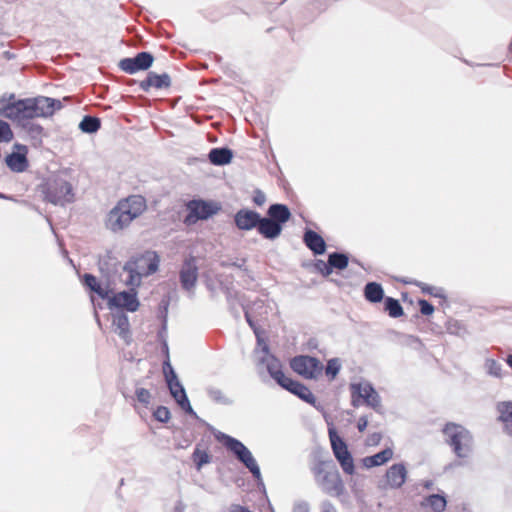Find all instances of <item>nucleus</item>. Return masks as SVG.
<instances>
[{
	"label": "nucleus",
	"mask_w": 512,
	"mask_h": 512,
	"mask_svg": "<svg viewBox=\"0 0 512 512\" xmlns=\"http://www.w3.org/2000/svg\"><path fill=\"white\" fill-rule=\"evenodd\" d=\"M207 393H208L209 397L216 403H220V404H230L231 403V401L218 388L209 387L207 389Z\"/></svg>",
	"instance_id": "obj_38"
},
{
	"label": "nucleus",
	"mask_w": 512,
	"mask_h": 512,
	"mask_svg": "<svg viewBox=\"0 0 512 512\" xmlns=\"http://www.w3.org/2000/svg\"><path fill=\"white\" fill-rule=\"evenodd\" d=\"M14 149H17V152H12L7 155L5 163L12 172L22 173L26 171L29 166L26 156L28 149L25 145L18 143L14 144Z\"/></svg>",
	"instance_id": "obj_18"
},
{
	"label": "nucleus",
	"mask_w": 512,
	"mask_h": 512,
	"mask_svg": "<svg viewBox=\"0 0 512 512\" xmlns=\"http://www.w3.org/2000/svg\"><path fill=\"white\" fill-rule=\"evenodd\" d=\"M233 153L228 148H213L208 154L210 162L214 165H226L231 162Z\"/></svg>",
	"instance_id": "obj_27"
},
{
	"label": "nucleus",
	"mask_w": 512,
	"mask_h": 512,
	"mask_svg": "<svg viewBox=\"0 0 512 512\" xmlns=\"http://www.w3.org/2000/svg\"><path fill=\"white\" fill-rule=\"evenodd\" d=\"M83 284L91 291L98 294L102 299H109V290L103 287L92 274H85L83 277Z\"/></svg>",
	"instance_id": "obj_28"
},
{
	"label": "nucleus",
	"mask_w": 512,
	"mask_h": 512,
	"mask_svg": "<svg viewBox=\"0 0 512 512\" xmlns=\"http://www.w3.org/2000/svg\"><path fill=\"white\" fill-rule=\"evenodd\" d=\"M381 440V434L380 433H373L369 439H368V442L369 444H373V445H376L380 442Z\"/></svg>",
	"instance_id": "obj_54"
},
{
	"label": "nucleus",
	"mask_w": 512,
	"mask_h": 512,
	"mask_svg": "<svg viewBox=\"0 0 512 512\" xmlns=\"http://www.w3.org/2000/svg\"><path fill=\"white\" fill-rule=\"evenodd\" d=\"M145 210L146 201L140 195H132L122 199L107 214L106 227L114 233L120 232Z\"/></svg>",
	"instance_id": "obj_2"
},
{
	"label": "nucleus",
	"mask_w": 512,
	"mask_h": 512,
	"mask_svg": "<svg viewBox=\"0 0 512 512\" xmlns=\"http://www.w3.org/2000/svg\"><path fill=\"white\" fill-rule=\"evenodd\" d=\"M263 351L265 355L261 358V363L266 365V369L270 376L276 381L279 382L285 374L282 371V365L280 361L274 357L273 355L268 353V346L264 344Z\"/></svg>",
	"instance_id": "obj_22"
},
{
	"label": "nucleus",
	"mask_w": 512,
	"mask_h": 512,
	"mask_svg": "<svg viewBox=\"0 0 512 512\" xmlns=\"http://www.w3.org/2000/svg\"><path fill=\"white\" fill-rule=\"evenodd\" d=\"M112 327L114 332L122 338L126 344L131 341L130 323L128 316L123 312H116L113 314Z\"/></svg>",
	"instance_id": "obj_21"
},
{
	"label": "nucleus",
	"mask_w": 512,
	"mask_h": 512,
	"mask_svg": "<svg viewBox=\"0 0 512 512\" xmlns=\"http://www.w3.org/2000/svg\"><path fill=\"white\" fill-rule=\"evenodd\" d=\"M154 61V57L149 52H140L135 57L123 58L119 62V68L128 73L135 74L138 71L149 69Z\"/></svg>",
	"instance_id": "obj_14"
},
{
	"label": "nucleus",
	"mask_w": 512,
	"mask_h": 512,
	"mask_svg": "<svg viewBox=\"0 0 512 512\" xmlns=\"http://www.w3.org/2000/svg\"><path fill=\"white\" fill-rule=\"evenodd\" d=\"M159 256L154 251H146L126 262L123 270L128 276L124 280L127 286L137 287L144 276L155 273L159 267Z\"/></svg>",
	"instance_id": "obj_4"
},
{
	"label": "nucleus",
	"mask_w": 512,
	"mask_h": 512,
	"mask_svg": "<svg viewBox=\"0 0 512 512\" xmlns=\"http://www.w3.org/2000/svg\"><path fill=\"white\" fill-rule=\"evenodd\" d=\"M188 215L185 218L186 224H194L198 220H206L217 214L221 206L217 202L205 201L202 199L190 200L186 204Z\"/></svg>",
	"instance_id": "obj_10"
},
{
	"label": "nucleus",
	"mask_w": 512,
	"mask_h": 512,
	"mask_svg": "<svg viewBox=\"0 0 512 512\" xmlns=\"http://www.w3.org/2000/svg\"><path fill=\"white\" fill-rule=\"evenodd\" d=\"M303 240L305 245L315 254L322 255L326 250L324 239L315 231L307 230L304 233Z\"/></svg>",
	"instance_id": "obj_24"
},
{
	"label": "nucleus",
	"mask_w": 512,
	"mask_h": 512,
	"mask_svg": "<svg viewBox=\"0 0 512 512\" xmlns=\"http://www.w3.org/2000/svg\"><path fill=\"white\" fill-rule=\"evenodd\" d=\"M135 394H136L137 400L140 403H142L144 405H148L150 403L151 393L147 389L137 388Z\"/></svg>",
	"instance_id": "obj_45"
},
{
	"label": "nucleus",
	"mask_w": 512,
	"mask_h": 512,
	"mask_svg": "<svg viewBox=\"0 0 512 512\" xmlns=\"http://www.w3.org/2000/svg\"><path fill=\"white\" fill-rule=\"evenodd\" d=\"M484 368H485L486 373L489 376H492L495 378L503 377L502 365L495 359L487 358L484 362Z\"/></svg>",
	"instance_id": "obj_33"
},
{
	"label": "nucleus",
	"mask_w": 512,
	"mask_h": 512,
	"mask_svg": "<svg viewBox=\"0 0 512 512\" xmlns=\"http://www.w3.org/2000/svg\"><path fill=\"white\" fill-rule=\"evenodd\" d=\"M392 457H393V450L390 448H386L372 456L365 457L363 459V465L366 468L380 466V465L388 462Z\"/></svg>",
	"instance_id": "obj_26"
},
{
	"label": "nucleus",
	"mask_w": 512,
	"mask_h": 512,
	"mask_svg": "<svg viewBox=\"0 0 512 512\" xmlns=\"http://www.w3.org/2000/svg\"><path fill=\"white\" fill-rule=\"evenodd\" d=\"M315 268L317 271H319L322 275L328 276L332 273L330 261L325 262L323 260H317L315 263Z\"/></svg>",
	"instance_id": "obj_46"
},
{
	"label": "nucleus",
	"mask_w": 512,
	"mask_h": 512,
	"mask_svg": "<svg viewBox=\"0 0 512 512\" xmlns=\"http://www.w3.org/2000/svg\"><path fill=\"white\" fill-rule=\"evenodd\" d=\"M171 86V78L167 73L156 74L149 72L145 80L139 83V87L143 92H148L151 88L165 89Z\"/></svg>",
	"instance_id": "obj_20"
},
{
	"label": "nucleus",
	"mask_w": 512,
	"mask_h": 512,
	"mask_svg": "<svg viewBox=\"0 0 512 512\" xmlns=\"http://www.w3.org/2000/svg\"><path fill=\"white\" fill-rule=\"evenodd\" d=\"M385 311L388 312L389 316L397 318L403 315V308L397 299L392 297H386L384 300Z\"/></svg>",
	"instance_id": "obj_32"
},
{
	"label": "nucleus",
	"mask_w": 512,
	"mask_h": 512,
	"mask_svg": "<svg viewBox=\"0 0 512 512\" xmlns=\"http://www.w3.org/2000/svg\"><path fill=\"white\" fill-rule=\"evenodd\" d=\"M421 289L423 292L428 293L430 295H433L436 297L441 296V293H439V290L433 286L425 285V286H421Z\"/></svg>",
	"instance_id": "obj_51"
},
{
	"label": "nucleus",
	"mask_w": 512,
	"mask_h": 512,
	"mask_svg": "<svg viewBox=\"0 0 512 512\" xmlns=\"http://www.w3.org/2000/svg\"><path fill=\"white\" fill-rule=\"evenodd\" d=\"M407 470L404 464H393L386 472V480L391 488H400L406 481Z\"/></svg>",
	"instance_id": "obj_23"
},
{
	"label": "nucleus",
	"mask_w": 512,
	"mask_h": 512,
	"mask_svg": "<svg viewBox=\"0 0 512 512\" xmlns=\"http://www.w3.org/2000/svg\"><path fill=\"white\" fill-rule=\"evenodd\" d=\"M293 512H309V504L305 501H299L294 504Z\"/></svg>",
	"instance_id": "obj_49"
},
{
	"label": "nucleus",
	"mask_w": 512,
	"mask_h": 512,
	"mask_svg": "<svg viewBox=\"0 0 512 512\" xmlns=\"http://www.w3.org/2000/svg\"><path fill=\"white\" fill-rule=\"evenodd\" d=\"M446 504V498L440 494H433L425 499V505L429 506L433 512H443Z\"/></svg>",
	"instance_id": "obj_31"
},
{
	"label": "nucleus",
	"mask_w": 512,
	"mask_h": 512,
	"mask_svg": "<svg viewBox=\"0 0 512 512\" xmlns=\"http://www.w3.org/2000/svg\"><path fill=\"white\" fill-rule=\"evenodd\" d=\"M403 344L416 350H419L422 347V342L420 341V339L413 335H404Z\"/></svg>",
	"instance_id": "obj_44"
},
{
	"label": "nucleus",
	"mask_w": 512,
	"mask_h": 512,
	"mask_svg": "<svg viewBox=\"0 0 512 512\" xmlns=\"http://www.w3.org/2000/svg\"><path fill=\"white\" fill-rule=\"evenodd\" d=\"M229 512H252L248 508L241 506L239 504H233L229 508Z\"/></svg>",
	"instance_id": "obj_53"
},
{
	"label": "nucleus",
	"mask_w": 512,
	"mask_h": 512,
	"mask_svg": "<svg viewBox=\"0 0 512 512\" xmlns=\"http://www.w3.org/2000/svg\"><path fill=\"white\" fill-rule=\"evenodd\" d=\"M0 198H1V199H5V198H6V196H5L4 194L0 193Z\"/></svg>",
	"instance_id": "obj_57"
},
{
	"label": "nucleus",
	"mask_w": 512,
	"mask_h": 512,
	"mask_svg": "<svg viewBox=\"0 0 512 512\" xmlns=\"http://www.w3.org/2000/svg\"><path fill=\"white\" fill-rule=\"evenodd\" d=\"M282 388L286 389L287 391L291 392L292 394H294V391L298 389V386L301 385L300 382L298 381H295L289 377H287L286 375L279 381L277 382Z\"/></svg>",
	"instance_id": "obj_40"
},
{
	"label": "nucleus",
	"mask_w": 512,
	"mask_h": 512,
	"mask_svg": "<svg viewBox=\"0 0 512 512\" xmlns=\"http://www.w3.org/2000/svg\"><path fill=\"white\" fill-rule=\"evenodd\" d=\"M47 201L64 206L74 201L72 185L61 178H57L48 184L45 192Z\"/></svg>",
	"instance_id": "obj_12"
},
{
	"label": "nucleus",
	"mask_w": 512,
	"mask_h": 512,
	"mask_svg": "<svg viewBox=\"0 0 512 512\" xmlns=\"http://www.w3.org/2000/svg\"><path fill=\"white\" fill-rule=\"evenodd\" d=\"M329 261L331 265V269L336 268L339 270H343L348 266V256L343 253L334 252L329 255Z\"/></svg>",
	"instance_id": "obj_34"
},
{
	"label": "nucleus",
	"mask_w": 512,
	"mask_h": 512,
	"mask_svg": "<svg viewBox=\"0 0 512 512\" xmlns=\"http://www.w3.org/2000/svg\"><path fill=\"white\" fill-rule=\"evenodd\" d=\"M445 442L459 459L469 458L474 450V438L471 432L460 424L447 423L443 428Z\"/></svg>",
	"instance_id": "obj_5"
},
{
	"label": "nucleus",
	"mask_w": 512,
	"mask_h": 512,
	"mask_svg": "<svg viewBox=\"0 0 512 512\" xmlns=\"http://www.w3.org/2000/svg\"><path fill=\"white\" fill-rule=\"evenodd\" d=\"M290 366L294 372L307 379H316L323 370V365L317 358L307 355L294 357Z\"/></svg>",
	"instance_id": "obj_13"
},
{
	"label": "nucleus",
	"mask_w": 512,
	"mask_h": 512,
	"mask_svg": "<svg viewBox=\"0 0 512 512\" xmlns=\"http://www.w3.org/2000/svg\"><path fill=\"white\" fill-rule=\"evenodd\" d=\"M100 119L93 116H85L79 124V128L84 133H95L100 129Z\"/></svg>",
	"instance_id": "obj_30"
},
{
	"label": "nucleus",
	"mask_w": 512,
	"mask_h": 512,
	"mask_svg": "<svg viewBox=\"0 0 512 512\" xmlns=\"http://www.w3.org/2000/svg\"><path fill=\"white\" fill-rule=\"evenodd\" d=\"M61 108L62 103L57 99L39 96L15 100V95L11 94L9 101L0 107V116L21 126L34 118L50 117Z\"/></svg>",
	"instance_id": "obj_1"
},
{
	"label": "nucleus",
	"mask_w": 512,
	"mask_h": 512,
	"mask_svg": "<svg viewBox=\"0 0 512 512\" xmlns=\"http://www.w3.org/2000/svg\"><path fill=\"white\" fill-rule=\"evenodd\" d=\"M329 439L331 442V447L333 454L337 461L339 462L342 470L349 475H352L355 470L354 461L351 453L348 450L347 444L344 440L337 434L334 428H329L328 431Z\"/></svg>",
	"instance_id": "obj_11"
},
{
	"label": "nucleus",
	"mask_w": 512,
	"mask_h": 512,
	"mask_svg": "<svg viewBox=\"0 0 512 512\" xmlns=\"http://www.w3.org/2000/svg\"><path fill=\"white\" fill-rule=\"evenodd\" d=\"M364 296L371 303H378L384 297L382 286L376 282H369L365 285Z\"/></svg>",
	"instance_id": "obj_29"
},
{
	"label": "nucleus",
	"mask_w": 512,
	"mask_h": 512,
	"mask_svg": "<svg viewBox=\"0 0 512 512\" xmlns=\"http://www.w3.org/2000/svg\"><path fill=\"white\" fill-rule=\"evenodd\" d=\"M253 202L257 206H262L266 202V195L264 194V192H262L259 189H256L253 195Z\"/></svg>",
	"instance_id": "obj_48"
},
{
	"label": "nucleus",
	"mask_w": 512,
	"mask_h": 512,
	"mask_svg": "<svg viewBox=\"0 0 512 512\" xmlns=\"http://www.w3.org/2000/svg\"><path fill=\"white\" fill-rule=\"evenodd\" d=\"M14 137L13 131L10 125L0 120V142H10Z\"/></svg>",
	"instance_id": "obj_39"
},
{
	"label": "nucleus",
	"mask_w": 512,
	"mask_h": 512,
	"mask_svg": "<svg viewBox=\"0 0 512 512\" xmlns=\"http://www.w3.org/2000/svg\"><path fill=\"white\" fill-rule=\"evenodd\" d=\"M420 307V312L423 315H431L434 312V307L432 304H430L428 301L421 299L418 302Z\"/></svg>",
	"instance_id": "obj_47"
},
{
	"label": "nucleus",
	"mask_w": 512,
	"mask_h": 512,
	"mask_svg": "<svg viewBox=\"0 0 512 512\" xmlns=\"http://www.w3.org/2000/svg\"><path fill=\"white\" fill-rule=\"evenodd\" d=\"M282 388L286 389L287 391L291 392L292 394H294V391L298 389V386L301 385L300 382L298 381H295L289 377H287L286 375L279 381L277 382Z\"/></svg>",
	"instance_id": "obj_41"
},
{
	"label": "nucleus",
	"mask_w": 512,
	"mask_h": 512,
	"mask_svg": "<svg viewBox=\"0 0 512 512\" xmlns=\"http://www.w3.org/2000/svg\"><path fill=\"white\" fill-rule=\"evenodd\" d=\"M340 368H341V364L337 358L330 359L326 366L327 376H330L331 378H335L336 375L339 373Z\"/></svg>",
	"instance_id": "obj_42"
},
{
	"label": "nucleus",
	"mask_w": 512,
	"mask_h": 512,
	"mask_svg": "<svg viewBox=\"0 0 512 512\" xmlns=\"http://www.w3.org/2000/svg\"><path fill=\"white\" fill-rule=\"evenodd\" d=\"M215 437L218 441L222 442L231 453H233V455L252 473L253 477L257 481L262 479L260 468L255 458L241 441L222 432H218Z\"/></svg>",
	"instance_id": "obj_7"
},
{
	"label": "nucleus",
	"mask_w": 512,
	"mask_h": 512,
	"mask_svg": "<svg viewBox=\"0 0 512 512\" xmlns=\"http://www.w3.org/2000/svg\"><path fill=\"white\" fill-rule=\"evenodd\" d=\"M507 365L512 369V354H509L505 359Z\"/></svg>",
	"instance_id": "obj_55"
},
{
	"label": "nucleus",
	"mask_w": 512,
	"mask_h": 512,
	"mask_svg": "<svg viewBox=\"0 0 512 512\" xmlns=\"http://www.w3.org/2000/svg\"><path fill=\"white\" fill-rule=\"evenodd\" d=\"M163 370L172 397L186 413L197 418V414L190 405L185 389L179 382L177 375L168 360L164 362Z\"/></svg>",
	"instance_id": "obj_9"
},
{
	"label": "nucleus",
	"mask_w": 512,
	"mask_h": 512,
	"mask_svg": "<svg viewBox=\"0 0 512 512\" xmlns=\"http://www.w3.org/2000/svg\"><path fill=\"white\" fill-rule=\"evenodd\" d=\"M263 217L256 211L240 209L234 215V224L241 231H250L254 228L260 234Z\"/></svg>",
	"instance_id": "obj_15"
},
{
	"label": "nucleus",
	"mask_w": 512,
	"mask_h": 512,
	"mask_svg": "<svg viewBox=\"0 0 512 512\" xmlns=\"http://www.w3.org/2000/svg\"><path fill=\"white\" fill-rule=\"evenodd\" d=\"M269 306L262 299L255 300L252 305L244 306V315L247 323L253 329L255 335L259 339V327L257 321L264 318L268 314Z\"/></svg>",
	"instance_id": "obj_16"
},
{
	"label": "nucleus",
	"mask_w": 512,
	"mask_h": 512,
	"mask_svg": "<svg viewBox=\"0 0 512 512\" xmlns=\"http://www.w3.org/2000/svg\"><path fill=\"white\" fill-rule=\"evenodd\" d=\"M153 416L154 418L161 422V423H166L169 421L170 419V411L167 407L165 406H159L157 407V409L154 411L153 413Z\"/></svg>",
	"instance_id": "obj_43"
},
{
	"label": "nucleus",
	"mask_w": 512,
	"mask_h": 512,
	"mask_svg": "<svg viewBox=\"0 0 512 512\" xmlns=\"http://www.w3.org/2000/svg\"><path fill=\"white\" fill-rule=\"evenodd\" d=\"M291 212L285 204H272L267 210V217H263L260 235L265 239L274 240L280 236L283 225L289 221Z\"/></svg>",
	"instance_id": "obj_6"
},
{
	"label": "nucleus",
	"mask_w": 512,
	"mask_h": 512,
	"mask_svg": "<svg viewBox=\"0 0 512 512\" xmlns=\"http://www.w3.org/2000/svg\"><path fill=\"white\" fill-rule=\"evenodd\" d=\"M432 486H433V482H432V481H426V482L424 483V487H425L426 489H430Z\"/></svg>",
	"instance_id": "obj_56"
},
{
	"label": "nucleus",
	"mask_w": 512,
	"mask_h": 512,
	"mask_svg": "<svg viewBox=\"0 0 512 512\" xmlns=\"http://www.w3.org/2000/svg\"><path fill=\"white\" fill-rule=\"evenodd\" d=\"M192 459L195 463L196 469L199 471L205 464L210 463L211 456L208 452L196 448L192 454Z\"/></svg>",
	"instance_id": "obj_36"
},
{
	"label": "nucleus",
	"mask_w": 512,
	"mask_h": 512,
	"mask_svg": "<svg viewBox=\"0 0 512 512\" xmlns=\"http://www.w3.org/2000/svg\"><path fill=\"white\" fill-rule=\"evenodd\" d=\"M350 390L352 395V405L353 407H359L361 404V400L363 402L379 412L381 409V397L374 389L372 384L368 381H362L359 383H351Z\"/></svg>",
	"instance_id": "obj_8"
},
{
	"label": "nucleus",
	"mask_w": 512,
	"mask_h": 512,
	"mask_svg": "<svg viewBox=\"0 0 512 512\" xmlns=\"http://www.w3.org/2000/svg\"><path fill=\"white\" fill-rule=\"evenodd\" d=\"M198 278V268L194 257L185 259L180 270L181 286L186 291H191L195 287Z\"/></svg>",
	"instance_id": "obj_19"
},
{
	"label": "nucleus",
	"mask_w": 512,
	"mask_h": 512,
	"mask_svg": "<svg viewBox=\"0 0 512 512\" xmlns=\"http://www.w3.org/2000/svg\"><path fill=\"white\" fill-rule=\"evenodd\" d=\"M367 425H368L367 417H365V416L360 417L358 420V423H357V428H358L359 432L365 431V429L367 428Z\"/></svg>",
	"instance_id": "obj_52"
},
{
	"label": "nucleus",
	"mask_w": 512,
	"mask_h": 512,
	"mask_svg": "<svg viewBox=\"0 0 512 512\" xmlns=\"http://www.w3.org/2000/svg\"><path fill=\"white\" fill-rule=\"evenodd\" d=\"M317 486L333 497H340L345 493V485L340 473L332 460L318 461L312 467Z\"/></svg>",
	"instance_id": "obj_3"
},
{
	"label": "nucleus",
	"mask_w": 512,
	"mask_h": 512,
	"mask_svg": "<svg viewBox=\"0 0 512 512\" xmlns=\"http://www.w3.org/2000/svg\"><path fill=\"white\" fill-rule=\"evenodd\" d=\"M499 420L504 423L505 431L512 436V401H503L497 404Z\"/></svg>",
	"instance_id": "obj_25"
},
{
	"label": "nucleus",
	"mask_w": 512,
	"mask_h": 512,
	"mask_svg": "<svg viewBox=\"0 0 512 512\" xmlns=\"http://www.w3.org/2000/svg\"><path fill=\"white\" fill-rule=\"evenodd\" d=\"M321 512H337V510L330 501L326 500L321 503Z\"/></svg>",
	"instance_id": "obj_50"
},
{
	"label": "nucleus",
	"mask_w": 512,
	"mask_h": 512,
	"mask_svg": "<svg viewBox=\"0 0 512 512\" xmlns=\"http://www.w3.org/2000/svg\"><path fill=\"white\" fill-rule=\"evenodd\" d=\"M109 307H117L126 309L129 312L137 311L139 307V301L137 299V293L132 287L130 291H122L114 294L108 299Z\"/></svg>",
	"instance_id": "obj_17"
},
{
	"label": "nucleus",
	"mask_w": 512,
	"mask_h": 512,
	"mask_svg": "<svg viewBox=\"0 0 512 512\" xmlns=\"http://www.w3.org/2000/svg\"><path fill=\"white\" fill-rule=\"evenodd\" d=\"M294 395L298 396L300 399L311 405H315L316 403V398L313 393L302 383L300 386H298V389L294 391Z\"/></svg>",
	"instance_id": "obj_37"
},
{
	"label": "nucleus",
	"mask_w": 512,
	"mask_h": 512,
	"mask_svg": "<svg viewBox=\"0 0 512 512\" xmlns=\"http://www.w3.org/2000/svg\"><path fill=\"white\" fill-rule=\"evenodd\" d=\"M21 126L26 130L31 139L41 142V138L43 136L44 131L41 125L29 121L25 123V125Z\"/></svg>",
	"instance_id": "obj_35"
}]
</instances>
